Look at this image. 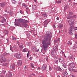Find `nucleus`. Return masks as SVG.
<instances>
[{"label": "nucleus", "mask_w": 77, "mask_h": 77, "mask_svg": "<svg viewBox=\"0 0 77 77\" xmlns=\"http://www.w3.org/2000/svg\"><path fill=\"white\" fill-rule=\"evenodd\" d=\"M52 37V34L50 31H47L46 33V36L45 37L42 42V46L44 50H46L47 48L50 45L51 43V38Z\"/></svg>", "instance_id": "1"}, {"label": "nucleus", "mask_w": 77, "mask_h": 77, "mask_svg": "<svg viewBox=\"0 0 77 77\" xmlns=\"http://www.w3.org/2000/svg\"><path fill=\"white\" fill-rule=\"evenodd\" d=\"M74 29H75V30H77V27H75L74 28V26L72 25V26L71 25L69 29V32L70 35H71V34L72 33V31Z\"/></svg>", "instance_id": "2"}, {"label": "nucleus", "mask_w": 77, "mask_h": 77, "mask_svg": "<svg viewBox=\"0 0 77 77\" xmlns=\"http://www.w3.org/2000/svg\"><path fill=\"white\" fill-rule=\"evenodd\" d=\"M14 56L16 57L17 59H20L21 58V54L19 53L16 54L14 55Z\"/></svg>", "instance_id": "3"}, {"label": "nucleus", "mask_w": 77, "mask_h": 77, "mask_svg": "<svg viewBox=\"0 0 77 77\" xmlns=\"http://www.w3.org/2000/svg\"><path fill=\"white\" fill-rule=\"evenodd\" d=\"M72 15H73V13L72 12H69V14L67 16V19H69V18H72Z\"/></svg>", "instance_id": "4"}, {"label": "nucleus", "mask_w": 77, "mask_h": 77, "mask_svg": "<svg viewBox=\"0 0 77 77\" xmlns=\"http://www.w3.org/2000/svg\"><path fill=\"white\" fill-rule=\"evenodd\" d=\"M42 71H44L47 69V65L45 64H43L42 67Z\"/></svg>", "instance_id": "5"}, {"label": "nucleus", "mask_w": 77, "mask_h": 77, "mask_svg": "<svg viewBox=\"0 0 77 77\" xmlns=\"http://www.w3.org/2000/svg\"><path fill=\"white\" fill-rule=\"evenodd\" d=\"M69 66L72 68H74L75 66V64H74V63H70L69 64Z\"/></svg>", "instance_id": "6"}, {"label": "nucleus", "mask_w": 77, "mask_h": 77, "mask_svg": "<svg viewBox=\"0 0 77 77\" xmlns=\"http://www.w3.org/2000/svg\"><path fill=\"white\" fill-rule=\"evenodd\" d=\"M55 49H56V48L55 49L53 48V50H54L52 51H51V53L52 54L51 55V56L52 57H53V56H54V52H55V53H56V52L55 51Z\"/></svg>", "instance_id": "7"}, {"label": "nucleus", "mask_w": 77, "mask_h": 77, "mask_svg": "<svg viewBox=\"0 0 77 77\" xmlns=\"http://www.w3.org/2000/svg\"><path fill=\"white\" fill-rule=\"evenodd\" d=\"M6 5V3L5 2H2V3H0V6H1L2 8L5 6Z\"/></svg>", "instance_id": "8"}, {"label": "nucleus", "mask_w": 77, "mask_h": 77, "mask_svg": "<svg viewBox=\"0 0 77 77\" xmlns=\"http://www.w3.org/2000/svg\"><path fill=\"white\" fill-rule=\"evenodd\" d=\"M15 64H13L11 65L10 66V67L11 69H15Z\"/></svg>", "instance_id": "9"}, {"label": "nucleus", "mask_w": 77, "mask_h": 77, "mask_svg": "<svg viewBox=\"0 0 77 77\" xmlns=\"http://www.w3.org/2000/svg\"><path fill=\"white\" fill-rule=\"evenodd\" d=\"M36 9H37V7L35 5H33L32 6V9L33 11H35V10H36Z\"/></svg>", "instance_id": "10"}, {"label": "nucleus", "mask_w": 77, "mask_h": 77, "mask_svg": "<svg viewBox=\"0 0 77 77\" xmlns=\"http://www.w3.org/2000/svg\"><path fill=\"white\" fill-rule=\"evenodd\" d=\"M22 64V62L21 60H19L17 62V65L18 66H21Z\"/></svg>", "instance_id": "11"}, {"label": "nucleus", "mask_w": 77, "mask_h": 77, "mask_svg": "<svg viewBox=\"0 0 77 77\" xmlns=\"http://www.w3.org/2000/svg\"><path fill=\"white\" fill-rule=\"evenodd\" d=\"M64 60V58L63 57H61L60 58H59V61L60 62H63Z\"/></svg>", "instance_id": "12"}, {"label": "nucleus", "mask_w": 77, "mask_h": 77, "mask_svg": "<svg viewBox=\"0 0 77 77\" xmlns=\"http://www.w3.org/2000/svg\"><path fill=\"white\" fill-rule=\"evenodd\" d=\"M63 74L64 76H67L68 75V73H67V72L66 71H64L63 72Z\"/></svg>", "instance_id": "13"}, {"label": "nucleus", "mask_w": 77, "mask_h": 77, "mask_svg": "<svg viewBox=\"0 0 77 77\" xmlns=\"http://www.w3.org/2000/svg\"><path fill=\"white\" fill-rule=\"evenodd\" d=\"M72 21H73V20H72L71 19H70V20H69V24L70 25V27H71V26H72Z\"/></svg>", "instance_id": "14"}, {"label": "nucleus", "mask_w": 77, "mask_h": 77, "mask_svg": "<svg viewBox=\"0 0 77 77\" xmlns=\"http://www.w3.org/2000/svg\"><path fill=\"white\" fill-rule=\"evenodd\" d=\"M31 49L32 51H35V50H36V48L35 46H32L31 48Z\"/></svg>", "instance_id": "15"}, {"label": "nucleus", "mask_w": 77, "mask_h": 77, "mask_svg": "<svg viewBox=\"0 0 77 77\" xmlns=\"http://www.w3.org/2000/svg\"><path fill=\"white\" fill-rule=\"evenodd\" d=\"M73 57V56L72 55L70 54L69 55L68 57V58L69 59H72V57Z\"/></svg>", "instance_id": "16"}, {"label": "nucleus", "mask_w": 77, "mask_h": 77, "mask_svg": "<svg viewBox=\"0 0 77 77\" xmlns=\"http://www.w3.org/2000/svg\"><path fill=\"white\" fill-rule=\"evenodd\" d=\"M1 58H2L3 60H5V56L3 55H1Z\"/></svg>", "instance_id": "17"}, {"label": "nucleus", "mask_w": 77, "mask_h": 77, "mask_svg": "<svg viewBox=\"0 0 77 77\" xmlns=\"http://www.w3.org/2000/svg\"><path fill=\"white\" fill-rule=\"evenodd\" d=\"M58 27L59 29H62L63 27V25L62 24H60L59 25Z\"/></svg>", "instance_id": "18"}, {"label": "nucleus", "mask_w": 77, "mask_h": 77, "mask_svg": "<svg viewBox=\"0 0 77 77\" xmlns=\"http://www.w3.org/2000/svg\"><path fill=\"white\" fill-rule=\"evenodd\" d=\"M56 69L57 71H62V69L59 67H57L56 68Z\"/></svg>", "instance_id": "19"}, {"label": "nucleus", "mask_w": 77, "mask_h": 77, "mask_svg": "<svg viewBox=\"0 0 77 77\" xmlns=\"http://www.w3.org/2000/svg\"><path fill=\"white\" fill-rule=\"evenodd\" d=\"M5 32L4 33V34L5 35H8V33H9V32H8V31L7 30H5Z\"/></svg>", "instance_id": "20"}, {"label": "nucleus", "mask_w": 77, "mask_h": 77, "mask_svg": "<svg viewBox=\"0 0 77 77\" xmlns=\"http://www.w3.org/2000/svg\"><path fill=\"white\" fill-rule=\"evenodd\" d=\"M12 76V75L11 74H9L8 75H6V77H11Z\"/></svg>", "instance_id": "21"}, {"label": "nucleus", "mask_w": 77, "mask_h": 77, "mask_svg": "<svg viewBox=\"0 0 77 77\" xmlns=\"http://www.w3.org/2000/svg\"><path fill=\"white\" fill-rule=\"evenodd\" d=\"M75 69H72L71 68H69V70L70 71H73V72H74L75 71L74 70Z\"/></svg>", "instance_id": "22"}, {"label": "nucleus", "mask_w": 77, "mask_h": 77, "mask_svg": "<svg viewBox=\"0 0 77 77\" xmlns=\"http://www.w3.org/2000/svg\"><path fill=\"white\" fill-rule=\"evenodd\" d=\"M12 2L13 4H16L17 3V1L16 0H12Z\"/></svg>", "instance_id": "23"}, {"label": "nucleus", "mask_w": 77, "mask_h": 77, "mask_svg": "<svg viewBox=\"0 0 77 77\" xmlns=\"http://www.w3.org/2000/svg\"><path fill=\"white\" fill-rule=\"evenodd\" d=\"M28 51V49H27L26 48H25V49H23V51L24 52H27Z\"/></svg>", "instance_id": "24"}, {"label": "nucleus", "mask_w": 77, "mask_h": 77, "mask_svg": "<svg viewBox=\"0 0 77 77\" xmlns=\"http://www.w3.org/2000/svg\"><path fill=\"white\" fill-rule=\"evenodd\" d=\"M42 15L43 17H47V15L46 14V13H44L42 14Z\"/></svg>", "instance_id": "25"}, {"label": "nucleus", "mask_w": 77, "mask_h": 77, "mask_svg": "<svg viewBox=\"0 0 77 77\" xmlns=\"http://www.w3.org/2000/svg\"><path fill=\"white\" fill-rule=\"evenodd\" d=\"M75 48H77V45L75 44L73 47V49H75Z\"/></svg>", "instance_id": "26"}, {"label": "nucleus", "mask_w": 77, "mask_h": 77, "mask_svg": "<svg viewBox=\"0 0 77 77\" xmlns=\"http://www.w3.org/2000/svg\"><path fill=\"white\" fill-rule=\"evenodd\" d=\"M26 45L28 46L32 45V43L31 42H28L27 43Z\"/></svg>", "instance_id": "27"}, {"label": "nucleus", "mask_w": 77, "mask_h": 77, "mask_svg": "<svg viewBox=\"0 0 77 77\" xmlns=\"http://www.w3.org/2000/svg\"><path fill=\"white\" fill-rule=\"evenodd\" d=\"M18 20L19 22H21V23L23 22V19H19Z\"/></svg>", "instance_id": "28"}, {"label": "nucleus", "mask_w": 77, "mask_h": 77, "mask_svg": "<svg viewBox=\"0 0 77 77\" xmlns=\"http://www.w3.org/2000/svg\"><path fill=\"white\" fill-rule=\"evenodd\" d=\"M12 39L13 41H16L17 40V38L15 37H12Z\"/></svg>", "instance_id": "29"}, {"label": "nucleus", "mask_w": 77, "mask_h": 77, "mask_svg": "<svg viewBox=\"0 0 77 77\" xmlns=\"http://www.w3.org/2000/svg\"><path fill=\"white\" fill-rule=\"evenodd\" d=\"M67 44L69 45H71V44H72V43H71V42L69 41H68Z\"/></svg>", "instance_id": "30"}, {"label": "nucleus", "mask_w": 77, "mask_h": 77, "mask_svg": "<svg viewBox=\"0 0 77 77\" xmlns=\"http://www.w3.org/2000/svg\"><path fill=\"white\" fill-rule=\"evenodd\" d=\"M18 23H15L14 24L16 26H20V23L19 22H18Z\"/></svg>", "instance_id": "31"}, {"label": "nucleus", "mask_w": 77, "mask_h": 77, "mask_svg": "<svg viewBox=\"0 0 77 77\" xmlns=\"http://www.w3.org/2000/svg\"><path fill=\"white\" fill-rule=\"evenodd\" d=\"M22 6L23 8H25V7H26V4H25L24 3H23L22 4Z\"/></svg>", "instance_id": "32"}, {"label": "nucleus", "mask_w": 77, "mask_h": 77, "mask_svg": "<svg viewBox=\"0 0 77 77\" xmlns=\"http://www.w3.org/2000/svg\"><path fill=\"white\" fill-rule=\"evenodd\" d=\"M30 64H31V67H32V68H34V66H33V63H30Z\"/></svg>", "instance_id": "33"}, {"label": "nucleus", "mask_w": 77, "mask_h": 77, "mask_svg": "<svg viewBox=\"0 0 77 77\" xmlns=\"http://www.w3.org/2000/svg\"><path fill=\"white\" fill-rule=\"evenodd\" d=\"M5 73H6V71L4 70H3L2 72V74L5 75Z\"/></svg>", "instance_id": "34"}, {"label": "nucleus", "mask_w": 77, "mask_h": 77, "mask_svg": "<svg viewBox=\"0 0 77 77\" xmlns=\"http://www.w3.org/2000/svg\"><path fill=\"white\" fill-rule=\"evenodd\" d=\"M19 47L20 48H21V49L23 48L24 47V46H23V45H20L19 46Z\"/></svg>", "instance_id": "35"}, {"label": "nucleus", "mask_w": 77, "mask_h": 77, "mask_svg": "<svg viewBox=\"0 0 77 77\" xmlns=\"http://www.w3.org/2000/svg\"><path fill=\"white\" fill-rule=\"evenodd\" d=\"M9 53H5L3 54V55L4 56H6L7 55H9Z\"/></svg>", "instance_id": "36"}, {"label": "nucleus", "mask_w": 77, "mask_h": 77, "mask_svg": "<svg viewBox=\"0 0 77 77\" xmlns=\"http://www.w3.org/2000/svg\"><path fill=\"white\" fill-rule=\"evenodd\" d=\"M67 8H68V7L67 6H66L64 8V11H66Z\"/></svg>", "instance_id": "37"}, {"label": "nucleus", "mask_w": 77, "mask_h": 77, "mask_svg": "<svg viewBox=\"0 0 77 77\" xmlns=\"http://www.w3.org/2000/svg\"><path fill=\"white\" fill-rule=\"evenodd\" d=\"M56 2L57 3H58V4L60 3H61V1L60 0V1H57Z\"/></svg>", "instance_id": "38"}, {"label": "nucleus", "mask_w": 77, "mask_h": 77, "mask_svg": "<svg viewBox=\"0 0 77 77\" xmlns=\"http://www.w3.org/2000/svg\"><path fill=\"white\" fill-rule=\"evenodd\" d=\"M3 66H6L8 65V63H3L2 64Z\"/></svg>", "instance_id": "39"}, {"label": "nucleus", "mask_w": 77, "mask_h": 77, "mask_svg": "<svg viewBox=\"0 0 77 77\" xmlns=\"http://www.w3.org/2000/svg\"><path fill=\"white\" fill-rule=\"evenodd\" d=\"M63 67H64V68H66V66L65 64H63Z\"/></svg>", "instance_id": "40"}, {"label": "nucleus", "mask_w": 77, "mask_h": 77, "mask_svg": "<svg viewBox=\"0 0 77 77\" xmlns=\"http://www.w3.org/2000/svg\"><path fill=\"white\" fill-rule=\"evenodd\" d=\"M2 20L4 22H6V20L4 17L2 19Z\"/></svg>", "instance_id": "41"}, {"label": "nucleus", "mask_w": 77, "mask_h": 77, "mask_svg": "<svg viewBox=\"0 0 77 77\" xmlns=\"http://www.w3.org/2000/svg\"><path fill=\"white\" fill-rule=\"evenodd\" d=\"M54 62L55 63H57L58 62V60H54Z\"/></svg>", "instance_id": "42"}, {"label": "nucleus", "mask_w": 77, "mask_h": 77, "mask_svg": "<svg viewBox=\"0 0 77 77\" xmlns=\"http://www.w3.org/2000/svg\"><path fill=\"white\" fill-rule=\"evenodd\" d=\"M72 18H77V16L75 15H74L72 17Z\"/></svg>", "instance_id": "43"}, {"label": "nucleus", "mask_w": 77, "mask_h": 77, "mask_svg": "<svg viewBox=\"0 0 77 77\" xmlns=\"http://www.w3.org/2000/svg\"><path fill=\"white\" fill-rule=\"evenodd\" d=\"M29 21H28L25 20H24L23 21V23H28Z\"/></svg>", "instance_id": "44"}, {"label": "nucleus", "mask_w": 77, "mask_h": 77, "mask_svg": "<svg viewBox=\"0 0 77 77\" xmlns=\"http://www.w3.org/2000/svg\"><path fill=\"white\" fill-rule=\"evenodd\" d=\"M75 39H77V34H75Z\"/></svg>", "instance_id": "45"}, {"label": "nucleus", "mask_w": 77, "mask_h": 77, "mask_svg": "<svg viewBox=\"0 0 77 77\" xmlns=\"http://www.w3.org/2000/svg\"><path fill=\"white\" fill-rule=\"evenodd\" d=\"M49 70H50V71H51V70L52 69V68H51V67H50V66H49Z\"/></svg>", "instance_id": "46"}, {"label": "nucleus", "mask_w": 77, "mask_h": 77, "mask_svg": "<svg viewBox=\"0 0 77 77\" xmlns=\"http://www.w3.org/2000/svg\"><path fill=\"white\" fill-rule=\"evenodd\" d=\"M20 14H23V11H22L21 10L20 11Z\"/></svg>", "instance_id": "47"}, {"label": "nucleus", "mask_w": 77, "mask_h": 77, "mask_svg": "<svg viewBox=\"0 0 77 77\" xmlns=\"http://www.w3.org/2000/svg\"><path fill=\"white\" fill-rule=\"evenodd\" d=\"M59 39H60V38H58L57 39H56L57 41H59Z\"/></svg>", "instance_id": "48"}, {"label": "nucleus", "mask_w": 77, "mask_h": 77, "mask_svg": "<svg viewBox=\"0 0 77 77\" xmlns=\"http://www.w3.org/2000/svg\"><path fill=\"white\" fill-rule=\"evenodd\" d=\"M14 48H15V49H16V48H17V46H15V45H14Z\"/></svg>", "instance_id": "49"}, {"label": "nucleus", "mask_w": 77, "mask_h": 77, "mask_svg": "<svg viewBox=\"0 0 77 77\" xmlns=\"http://www.w3.org/2000/svg\"><path fill=\"white\" fill-rule=\"evenodd\" d=\"M53 28H54V29H55V28H56V26H55V25H53Z\"/></svg>", "instance_id": "50"}, {"label": "nucleus", "mask_w": 77, "mask_h": 77, "mask_svg": "<svg viewBox=\"0 0 77 77\" xmlns=\"http://www.w3.org/2000/svg\"><path fill=\"white\" fill-rule=\"evenodd\" d=\"M29 53H30V52H29V51L28 52V53L27 54V57H28V55H29Z\"/></svg>", "instance_id": "51"}, {"label": "nucleus", "mask_w": 77, "mask_h": 77, "mask_svg": "<svg viewBox=\"0 0 77 77\" xmlns=\"http://www.w3.org/2000/svg\"><path fill=\"white\" fill-rule=\"evenodd\" d=\"M57 20H59V17H57Z\"/></svg>", "instance_id": "52"}, {"label": "nucleus", "mask_w": 77, "mask_h": 77, "mask_svg": "<svg viewBox=\"0 0 77 77\" xmlns=\"http://www.w3.org/2000/svg\"><path fill=\"white\" fill-rule=\"evenodd\" d=\"M0 18L3 19L4 18V17L3 16H0Z\"/></svg>", "instance_id": "53"}, {"label": "nucleus", "mask_w": 77, "mask_h": 77, "mask_svg": "<svg viewBox=\"0 0 77 77\" xmlns=\"http://www.w3.org/2000/svg\"><path fill=\"white\" fill-rule=\"evenodd\" d=\"M39 50V49H37V50H36V52H38V51Z\"/></svg>", "instance_id": "54"}, {"label": "nucleus", "mask_w": 77, "mask_h": 77, "mask_svg": "<svg viewBox=\"0 0 77 77\" xmlns=\"http://www.w3.org/2000/svg\"><path fill=\"white\" fill-rule=\"evenodd\" d=\"M69 77H74V76L73 75H72V76H69Z\"/></svg>", "instance_id": "55"}, {"label": "nucleus", "mask_w": 77, "mask_h": 77, "mask_svg": "<svg viewBox=\"0 0 77 77\" xmlns=\"http://www.w3.org/2000/svg\"><path fill=\"white\" fill-rule=\"evenodd\" d=\"M33 0L35 2V3H36V2H37V0Z\"/></svg>", "instance_id": "56"}, {"label": "nucleus", "mask_w": 77, "mask_h": 77, "mask_svg": "<svg viewBox=\"0 0 77 77\" xmlns=\"http://www.w3.org/2000/svg\"><path fill=\"white\" fill-rule=\"evenodd\" d=\"M21 3L20 2L18 3V4L19 5H21Z\"/></svg>", "instance_id": "57"}, {"label": "nucleus", "mask_w": 77, "mask_h": 77, "mask_svg": "<svg viewBox=\"0 0 77 77\" xmlns=\"http://www.w3.org/2000/svg\"><path fill=\"white\" fill-rule=\"evenodd\" d=\"M10 50L12 51V48H11V47H10Z\"/></svg>", "instance_id": "58"}, {"label": "nucleus", "mask_w": 77, "mask_h": 77, "mask_svg": "<svg viewBox=\"0 0 77 77\" xmlns=\"http://www.w3.org/2000/svg\"><path fill=\"white\" fill-rule=\"evenodd\" d=\"M72 0H69V2H71Z\"/></svg>", "instance_id": "59"}, {"label": "nucleus", "mask_w": 77, "mask_h": 77, "mask_svg": "<svg viewBox=\"0 0 77 77\" xmlns=\"http://www.w3.org/2000/svg\"><path fill=\"white\" fill-rule=\"evenodd\" d=\"M64 57L66 58V57L65 54H64Z\"/></svg>", "instance_id": "60"}, {"label": "nucleus", "mask_w": 77, "mask_h": 77, "mask_svg": "<svg viewBox=\"0 0 77 77\" xmlns=\"http://www.w3.org/2000/svg\"><path fill=\"white\" fill-rule=\"evenodd\" d=\"M74 5H77V3H74Z\"/></svg>", "instance_id": "61"}, {"label": "nucleus", "mask_w": 77, "mask_h": 77, "mask_svg": "<svg viewBox=\"0 0 77 77\" xmlns=\"http://www.w3.org/2000/svg\"><path fill=\"white\" fill-rule=\"evenodd\" d=\"M40 68H40V67H38V69H40Z\"/></svg>", "instance_id": "62"}, {"label": "nucleus", "mask_w": 77, "mask_h": 77, "mask_svg": "<svg viewBox=\"0 0 77 77\" xmlns=\"http://www.w3.org/2000/svg\"><path fill=\"white\" fill-rule=\"evenodd\" d=\"M17 44H18V45H20V42H18V43H17Z\"/></svg>", "instance_id": "63"}, {"label": "nucleus", "mask_w": 77, "mask_h": 77, "mask_svg": "<svg viewBox=\"0 0 77 77\" xmlns=\"http://www.w3.org/2000/svg\"><path fill=\"white\" fill-rule=\"evenodd\" d=\"M29 77H32V76H29Z\"/></svg>", "instance_id": "64"}]
</instances>
